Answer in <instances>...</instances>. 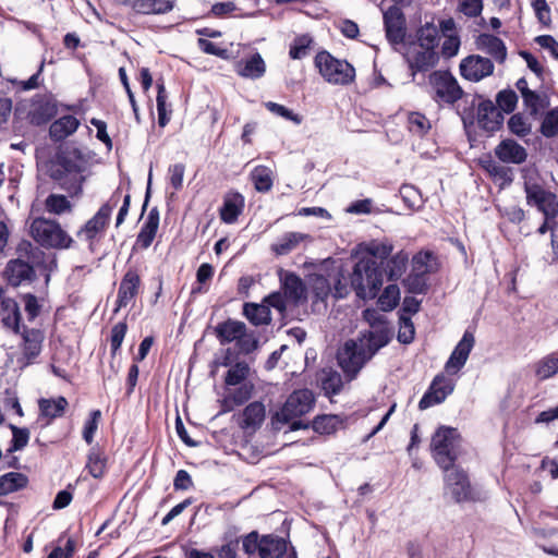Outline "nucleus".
<instances>
[{
	"label": "nucleus",
	"mask_w": 558,
	"mask_h": 558,
	"mask_svg": "<svg viewBox=\"0 0 558 558\" xmlns=\"http://www.w3.org/2000/svg\"><path fill=\"white\" fill-rule=\"evenodd\" d=\"M400 301V289L396 283L388 284L378 298V304L384 312L392 311Z\"/></svg>",
	"instance_id": "obj_47"
},
{
	"label": "nucleus",
	"mask_w": 558,
	"mask_h": 558,
	"mask_svg": "<svg viewBox=\"0 0 558 558\" xmlns=\"http://www.w3.org/2000/svg\"><path fill=\"white\" fill-rule=\"evenodd\" d=\"M558 373V356L549 354L536 365L535 374L541 380L550 378Z\"/></svg>",
	"instance_id": "obj_49"
},
{
	"label": "nucleus",
	"mask_w": 558,
	"mask_h": 558,
	"mask_svg": "<svg viewBox=\"0 0 558 558\" xmlns=\"http://www.w3.org/2000/svg\"><path fill=\"white\" fill-rule=\"evenodd\" d=\"M313 39L310 35L296 37L290 46L289 56L291 59H303L307 56Z\"/></svg>",
	"instance_id": "obj_54"
},
{
	"label": "nucleus",
	"mask_w": 558,
	"mask_h": 558,
	"mask_svg": "<svg viewBox=\"0 0 558 558\" xmlns=\"http://www.w3.org/2000/svg\"><path fill=\"white\" fill-rule=\"evenodd\" d=\"M383 17L389 44L392 46L403 44L407 35V21L402 10L397 5H391L384 12Z\"/></svg>",
	"instance_id": "obj_13"
},
{
	"label": "nucleus",
	"mask_w": 558,
	"mask_h": 558,
	"mask_svg": "<svg viewBox=\"0 0 558 558\" xmlns=\"http://www.w3.org/2000/svg\"><path fill=\"white\" fill-rule=\"evenodd\" d=\"M14 123L26 120L31 125H35V96L31 99L16 100L13 109Z\"/></svg>",
	"instance_id": "obj_41"
},
{
	"label": "nucleus",
	"mask_w": 558,
	"mask_h": 558,
	"mask_svg": "<svg viewBox=\"0 0 558 558\" xmlns=\"http://www.w3.org/2000/svg\"><path fill=\"white\" fill-rule=\"evenodd\" d=\"M47 173L53 180L57 181L62 189L63 182L71 183V177L68 172L63 171V169L59 166V160L54 157L47 165Z\"/></svg>",
	"instance_id": "obj_63"
},
{
	"label": "nucleus",
	"mask_w": 558,
	"mask_h": 558,
	"mask_svg": "<svg viewBox=\"0 0 558 558\" xmlns=\"http://www.w3.org/2000/svg\"><path fill=\"white\" fill-rule=\"evenodd\" d=\"M307 238H310V235L305 233L287 232L271 245V251L276 255H287L295 250L299 244Z\"/></svg>",
	"instance_id": "obj_36"
},
{
	"label": "nucleus",
	"mask_w": 558,
	"mask_h": 558,
	"mask_svg": "<svg viewBox=\"0 0 558 558\" xmlns=\"http://www.w3.org/2000/svg\"><path fill=\"white\" fill-rule=\"evenodd\" d=\"M494 154L504 163L521 165L527 158L526 149L512 138L502 140L495 147Z\"/></svg>",
	"instance_id": "obj_23"
},
{
	"label": "nucleus",
	"mask_w": 558,
	"mask_h": 558,
	"mask_svg": "<svg viewBox=\"0 0 558 558\" xmlns=\"http://www.w3.org/2000/svg\"><path fill=\"white\" fill-rule=\"evenodd\" d=\"M141 287L142 279L138 270L135 267L129 268L120 281L113 313L117 314L133 302L138 295Z\"/></svg>",
	"instance_id": "obj_14"
},
{
	"label": "nucleus",
	"mask_w": 558,
	"mask_h": 558,
	"mask_svg": "<svg viewBox=\"0 0 558 558\" xmlns=\"http://www.w3.org/2000/svg\"><path fill=\"white\" fill-rule=\"evenodd\" d=\"M409 262V254L400 251L392 255L387 262L385 272L390 281H397L405 271Z\"/></svg>",
	"instance_id": "obj_38"
},
{
	"label": "nucleus",
	"mask_w": 558,
	"mask_h": 558,
	"mask_svg": "<svg viewBox=\"0 0 558 558\" xmlns=\"http://www.w3.org/2000/svg\"><path fill=\"white\" fill-rule=\"evenodd\" d=\"M393 245L389 241H371L364 247L368 257L356 262L351 274V284L357 298L372 300L378 295L384 283L381 264L392 253Z\"/></svg>",
	"instance_id": "obj_1"
},
{
	"label": "nucleus",
	"mask_w": 558,
	"mask_h": 558,
	"mask_svg": "<svg viewBox=\"0 0 558 558\" xmlns=\"http://www.w3.org/2000/svg\"><path fill=\"white\" fill-rule=\"evenodd\" d=\"M404 60L410 70L411 81L414 82L418 73H426L436 66L439 56L436 50L412 44L404 54Z\"/></svg>",
	"instance_id": "obj_11"
},
{
	"label": "nucleus",
	"mask_w": 558,
	"mask_h": 558,
	"mask_svg": "<svg viewBox=\"0 0 558 558\" xmlns=\"http://www.w3.org/2000/svg\"><path fill=\"white\" fill-rule=\"evenodd\" d=\"M126 331L128 325L125 322H120L111 328L110 349L112 355H116L117 352L120 350Z\"/></svg>",
	"instance_id": "obj_59"
},
{
	"label": "nucleus",
	"mask_w": 558,
	"mask_h": 558,
	"mask_svg": "<svg viewBox=\"0 0 558 558\" xmlns=\"http://www.w3.org/2000/svg\"><path fill=\"white\" fill-rule=\"evenodd\" d=\"M263 301L267 304L268 308L270 307L277 310L280 314H284L287 310V302L289 301L288 296L284 293L279 291L272 292L266 295Z\"/></svg>",
	"instance_id": "obj_64"
},
{
	"label": "nucleus",
	"mask_w": 558,
	"mask_h": 558,
	"mask_svg": "<svg viewBox=\"0 0 558 558\" xmlns=\"http://www.w3.org/2000/svg\"><path fill=\"white\" fill-rule=\"evenodd\" d=\"M518 96L513 89H502L496 95V107L502 113H511L517 108Z\"/></svg>",
	"instance_id": "obj_50"
},
{
	"label": "nucleus",
	"mask_w": 558,
	"mask_h": 558,
	"mask_svg": "<svg viewBox=\"0 0 558 558\" xmlns=\"http://www.w3.org/2000/svg\"><path fill=\"white\" fill-rule=\"evenodd\" d=\"M80 120L71 114H65L54 120L49 126V137L54 143H60L73 135L80 128Z\"/></svg>",
	"instance_id": "obj_27"
},
{
	"label": "nucleus",
	"mask_w": 558,
	"mask_h": 558,
	"mask_svg": "<svg viewBox=\"0 0 558 558\" xmlns=\"http://www.w3.org/2000/svg\"><path fill=\"white\" fill-rule=\"evenodd\" d=\"M8 283L17 288L23 281L35 280V260H24L21 257L10 259L3 270Z\"/></svg>",
	"instance_id": "obj_20"
},
{
	"label": "nucleus",
	"mask_w": 558,
	"mask_h": 558,
	"mask_svg": "<svg viewBox=\"0 0 558 558\" xmlns=\"http://www.w3.org/2000/svg\"><path fill=\"white\" fill-rule=\"evenodd\" d=\"M158 228H159V210L157 207H153L149 210L146 220L144 221V223L141 227V230L136 236L135 244H134L133 248L134 250H136V248L147 250L151 245V243L157 234Z\"/></svg>",
	"instance_id": "obj_24"
},
{
	"label": "nucleus",
	"mask_w": 558,
	"mask_h": 558,
	"mask_svg": "<svg viewBox=\"0 0 558 558\" xmlns=\"http://www.w3.org/2000/svg\"><path fill=\"white\" fill-rule=\"evenodd\" d=\"M526 203L535 206L542 211L546 219H556L558 216V198L557 196L543 189L537 184L527 185L525 187Z\"/></svg>",
	"instance_id": "obj_12"
},
{
	"label": "nucleus",
	"mask_w": 558,
	"mask_h": 558,
	"mask_svg": "<svg viewBox=\"0 0 558 558\" xmlns=\"http://www.w3.org/2000/svg\"><path fill=\"white\" fill-rule=\"evenodd\" d=\"M57 269V257L54 254H45L37 252V280L44 278L47 286L50 280L51 272Z\"/></svg>",
	"instance_id": "obj_44"
},
{
	"label": "nucleus",
	"mask_w": 558,
	"mask_h": 558,
	"mask_svg": "<svg viewBox=\"0 0 558 558\" xmlns=\"http://www.w3.org/2000/svg\"><path fill=\"white\" fill-rule=\"evenodd\" d=\"M225 542L219 551V558H236L240 538L235 533L229 532L225 535Z\"/></svg>",
	"instance_id": "obj_60"
},
{
	"label": "nucleus",
	"mask_w": 558,
	"mask_h": 558,
	"mask_svg": "<svg viewBox=\"0 0 558 558\" xmlns=\"http://www.w3.org/2000/svg\"><path fill=\"white\" fill-rule=\"evenodd\" d=\"M362 314L363 319L369 325L371 329L361 331L359 336L373 342L375 349L386 347L391 339V330L386 317L375 308H366Z\"/></svg>",
	"instance_id": "obj_9"
},
{
	"label": "nucleus",
	"mask_w": 558,
	"mask_h": 558,
	"mask_svg": "<svg viewBox=\"0 0 558 558\" xmlns=\"http://www.w3.org/2000/svg\"><path fill=\"white\" fill-rule=\"evenodd\" d=\"M541 133L545 137H554L558 134V108L549 110L543 118Z\"/></svg>",
	"instance_id": "obj_55"
},
{
	"label": "nucleus",
	"mask_w": 558,
	"mask_h": 558,
	"mask_svg": "<svg viewBox=\"0 0 558 558\" xmlns=\"http://www.w3.org/2000/svg\"><path fill=\"white\" fill-rule=\"evenodd\" d=\"M73 243L72 236L54 219L37 217V244L53 250H66Z\"/></svg>",
	"instance_id": "obj_8"
},
{
	"label": "nucleus",
	"mask_w": 558,
	"mask_h": 558,
	"mask_svg": "<svg viewBox=\"0 0 558 558\" xmlns=\"http://www.w3.org/2000/svg\"><path fill=\"white\" fill-rule=\"evenodd\" d=\"M253 392L252 384H242L223 400L225 411H231L235 405H242L250 400Z\"/></svg>",
	"instance_id": "obj_42"
},
{
	"label": "nucleus",
	"mask_w": 558,
	"mask_h": 558,
	"mask_svg": "<svg viewBox=\"0 0 558 558\" xmlns=\"http://www.w3.org/2000/svg\"><path fill=\"white\" fill-rule=\"evenodd\" d=\"M454 385L450 379L446 378L444 375H437L421 398L418 409L426 410L444 402L446 398L452 393Z\"/></svg>",
	"instance_id": "obj_17"
},
{
	"label": "nucleus",
	"mask_w": 558,
	"mask_h": 558,
	"mask_svg": "<svg viewBox=\"0 0 558 558\" xmlns=\"http://www.w3.org/2000/svg\"><path fill=\"white\" fill-rule=\"evenodd\" d=\"M39 408V418L45 420V425H49L53 420L63 416L69 405L68 400L60 396L58 398H41L37 401Z\"/></svg>",
	"instance_id": "obj_28"
},
{
	"label": "nucleus",
	"mask_w": 558,
	"mask_h": 558,
	"mask_svg": "<svg viewBox=\"0 0 558 558\" xmlns=\"http://www.w3.org/2000/svg\"><path fill=\"white\" fill-rule=\"evenodd\" d=\"M77 539L63 533L57 539L56 546L47 558H71L75 553Z\"/></svg>",
	"instance_id": "obj_40"
},
{
	"label": "nucleus",
	"mask_w": 558,
	"mask_h": 558,
	"mask_svg": "<svg viewBox=\"0 0 558 558\" xmlns=\"http://www.w3.org/2000/svg\"><path fill=\"white\" fill-rule=\"evenodd\" d=\"M477 49L486 52L497 62L502 63L507 58L505 43L492 34H480L475 40Z\"/></svg>",
	"instance_id": "obj_29"
},
{
	"label": "nucleus",
	"mask_w": 558,
	"mask_h": 558,
	"mask_svg": "<svg viewBox=\"0 0 558 558\" xmlns=\"http://www.w3.org/2000/svg\"><path fill=\"white\" fill-rule=\"evenodd\" d=\"M509 131L520 137L526 136L531 132V124L521 113H515L508 120Z\"/></svg>",
	"instance_id": "obj_56"
},
{
	"label": "nucleus",
	"mask_w": 558,
	"mask_h": 558,
	"mask_svg": "<svg viewBox=\"0 0 558 558\" xmlns=\"http://www.w3.org/2000/svg\"><path fill=\"white\" fill-rule=\"evenodd\" d=\"M45 209L53 215H62L72 211V204L64 195L50 194L45 201Z\"/></svg>",
	"instance_id": "obj_46"
},
{
	"label": "nucleus",
	"mask_w": 558,
	"mask_h": 558,
	"mask_svg": "<svg viewBox=\"0 0 558 558\" xmlns=\"http://www.w3.org/2000/svg\"><path fill=\"white\" fill-rule=\"evenodd\" d=\"M1 310L10 311L12 315L2 317L3 326L11 328L15 335H21L24 343V356L26 364L31 365L35 362V328L28 329L22 320V314L19 303L12 298H2Z\"/></svg>",
	"instance_id": "obj_5"
},
{
	"label": "nucleus",
	"mask_w": 558,
	"mask_h": 558,
	"mask_svg": "<svg viewBox=\"0 0 558 558\" xmlns=\"http://www.w3.org/2000/svg\"><path fill=\"white\" fill-rule=\"evenodd\" d=\"M375 344L359 336L350 339L339 349L337 361L349 380L356 377L363 366L380 350Z\"/></svg>",
	"instance_id": "obj_3"
},
{
	"label": "nucleus",
	"mask_w": 558,
	"mask_h": 558,
	"mask_svg": "<svg viewBox=\"0 0 558 558\" xmlns=\"http://www.w3.org/2000/svg\"><path fill=\"white\" fill-rule=\"evenodd\" d=\"M429 83L435 90L438 101L452 105L463 95V90L458 84V81L449 71L432 72Z\"/></svg>",
	"instance_id": "obj_10"
},
{
	"label": "nucleus",
	"mask_w": 558,
	"mask_h": 558,
	"mask_svg": "<svg viewBox=\"0 0 558 558\" xmlns=\"http://www.w3.org/2000/svg\"><path fill=\"white\" fill-rule=\"evenodd\" d=\"M265 415L266 410L262 402H251L243 410L241 426L243 428H257L264 422Z\"/></svg>",
	"instance_id": "obj_35"
},
{
	"label": "nucleus",
	"mask_w": 558,
	"mask_h": 558,
	"mask_svg": "<svg viewBox=\"0 0 558 558\" xmlns=\"http://www.w3.org/2000/svg\"><path fill=\"white\" fill-rule=\"evenodd\" d=\"M265 107L274 114L279 116L286 120L292 121L295 124H300L302 122V118L294 113L291 109L284 107L283 105L268 101L265 104Z\"/></svg>",
	"instance_id": "obj_61"
},
{
	"label": "nucleus",
	"mask_w": 558,
	"mask_h": 558,
	"mask_svg": "<svg viewBox=\"0 0 558 558\" xmlns=\"http://www.w3.org/2000/svg\"><path fill=\"white\" fill-rule=\"evenodd\" d=\"M280 281L283 293L293 305H299L306 300V287L296 274L286 272Z\"/></svg>",
	"instance_id": "obj_26"
},
{
	"label": "nucleus",
	"mask_w": 558,
	"mask_h": 558,
	"mask_svg": "<svg viewBox=\"0 0 558 558\" xmlns=\"http://www.w3.org/2000/svg\"><path fill=\"white\" fill-rule=\"evenodd\" d=\"M474 344V333L470 330H465L445 364V371L447 374L456 375L461 371L465 365Z\"/></svg>",
	"instance_id": "obj_16"
},
{
	"label": "nucleus",
	"mask_w": 558,
	"mask_h": 558,
	"mask_svg": "<svg viewBox=\"0 0 558 558\" xmlns=\"http://www.w3.org/2000/svg\"><path fill=\"white\" fill-rule=\"evenodd\" d=\"M409 131L417 136L425 135L430 130L429 120L420 112H411L408 117Z\"/></svg>",
	"instance_id": "obj_52"
},
{
	"label": "nucleus",
	"mask_w": 558,
	"mask_h": 558,
	"mask_svg": "<svg viewBox=\"0 0 558 558\" xmlns=\"http://www.w3.org/2000/svg\"><path fill=\"white\" fill-rule=\"evenodd\" d=\"M246 331V325L243 322L228 318L227 320L219 323L214 333L221 345L227 343L235 342L243 332Z\"/></svg>",
	"instance_id": "obj_30"
},
{
	"label": "nucleus",
	"mask_w": 558,
	"mask_h": 558,
	"mask_svg": "<svg viewBox=\"0 0 558 558\" xmlns=\"http://www.w3.org/2000/svg\"><path fill=\"white\" fill-rule=\"evenodd\" d=\"M120 202V194L116 191L109 201L105 203L98 211L85 223L83 231L86 233L87 239L92 240L98 232L105 229L107 226L112 210L118 206Z\"/></svg>",
	"instance_id": "obj_22"
},
{
	"label": "nucleus",
	"mask_w": 558,
	"mask_h": 558,
	"mask_svg": "<svg viewBox=\"0 0 558 558\" xmlns=\"http://www.w3.org/2000/svg\"><path fill=\"white\" fill-rule=\"evenodd\" d=\"M29 440V429L26 427L16 428V433L12 435V439L10 441V446L7 450L8 454H11L15 451L22 450Z\"/></svg>",
	"instance_id": "obj_62"
},
{
	"label": "nucleus",
	"mask_w": 558,
	"mask_h": 558,
	"mask_svg": "<svg viewBox=\"0 0 558 558\" xmlns=\"http://www.w3.org/2000/svg\"><path fill=\"white\" fill-rule=\"evenodd\" d=\"M415 337V327L410 316L399 315V330L397 339L402 344H410Z\"/></svg>",
	"instance_id": "obj_51"
},
{
	"label": "nucleus",
	"mask_w": 558,
	"mask_h": 558,
	"mask_svg": "<svg viewBox=\"0 0 558 558\" xmlns=\"http://www.w3.org/2000/svg\"><path fill=\"white\" fill-rule=\"evenodd\" d=\"M315 66L326 82L332 85H349L355 78V69L347 60L335 58L326 50L319 51L314 60Z\"/></svg>",
	"instance_id": "obj_6"
},
{
	"label": "nucleus",
	"mask_w": 558,
	"mask_h": 558,
	"mask_svg": "<svg viewBox=\"0 0 558 558\" xmlns=\"http://www.w3.org/2000/svg\"><path fill=\"white\" fill-rule=\"evenodd\" d=\"M101 417L100 410H93L89 413V417L86 420L83 427V439L90 445L94 440V436L98 429V423Z\"/></svg>",
	"instance_id": "obj_58"
},
{
	"label": "nucleus",
	"mask_w": 558,
	"mask_h": 558,
	"mask_svg": "<svg viewBox=\"0 0 558 558\" xmlns=\"http://www.w3.org/2000/svg\"><path fill=\"white\" fill-rule=\"evenodd\" d=\"M504 113L490 99L482 100L476 110V122L480 129L487 133H495L504 124Z\"/></svg>",
	"instance_id": "obj_18"
},
{
	"label": "nucleus",
	"mask_w": 558,
	"mask_h": 558,
	"mask_svg": "<svg viewBox=\"0 0 558 558\" xmlns=\"http://www.w3.org/2000/svg\"><path fill=\"white\" fill-rule=\"evenodd\" d=\"M250 368L245 362L235 363L225 377V383L228 386H236L244 381L248 375Z\"/></svg>",
	"instance_id": "obj_53"
},
{
	"label": "nucleus",
	"mask_w": 558,
	"mask_h": 558,
	"mask_svg": "<svg viewBox=\"0 0 558 558\" xmlns=\"http://www.w3.org/2000/svg\"><path fill=\"white\" fill-rule=\"evenodd\" d=\"M494 72L490 59L477 54L464 58L460 63L461 75L471 82H478Z\"/></svg>",
	"instance_id": "obj_19"
},
{
	"label": "nucleus",
	"mask_w": 558,
	"mask_h": 558,
	"mask_svg": "<svg viewBox=\"0 0 558 558\" xmlns=\"http://www.w3.org/2000/svg\"><path fill=\"white\" fill-rule=\"evenodd\" d=\"M242 314L255 327L268 326L272 320L271 312L264 301L262 303H244Z\"/></svg>",
	"instance_id": "obj_32"
},
{
	"label": "nucleus",
	"mask_w": 558,
	"mask_h": 558,
	"mask_svg": "<svg viewBox=\"0 0 558 558\" xmlns=\"http://www.w3.org/2000/svg\"><path fill=\"white\" fill-rule=\"evenodd\" d=\"M320 385L325 395L330 398L341 391L343 381L341 375L337 371L330 369L324 373V376L320 379Z\"/></svg>",
	"instance_id": "obj_45"
},
{
	"label": "nucleus",
	"mask_w": 558,
	"mask_h": 558,
	"mask_svg": "<svg viewBox=\"0 0 558 558\" xmlns=\"http://www.w3.org/2000/svg\"><path fill=\"white\" fill-rule=\"evenodd\" d=\"M311 291L313 302H325L330 295L332 289L329 280L323 275H314L311 278Z\"/></svg>",
	"instance_id": "obj_43"
},
{
	"label": "nucleus",
	"mask_w": 558,
	"mask_h": 558,
	"mask_svg": "<svg viewBox=\"0 0 558 558\" xmlns=\"http://www.w3.org/2000/svg\"><path fill=\"white\" fill-rule=\"evenodd\" d=\"M56 157L59 160V166L71 177V183L63 182L62 190L66 191L71 197L80 196L84 182L81 166L65 153H58Z\"/></svg>",
	"instance_id": "obj_21"
},
{
	"label": "nucleus",
	"mask_w": 558,
	"mask_h": 558,
	"mask_svg": "<svg viewBox=\"0 0 558 558\" xmlns=\"http://www.w3.org/2000/svg\"><path fill=\"white\" fill-rule=\"evenodd\" d=\"M444 472L446 489L450 493L453 500L457 502L470 500L472 492L468 474L454 464L444 470Z\"/></svg>",
	"instance_id": "obj_15"
},
{
	"label": "nucleus",
	"mask_w": 558,
	"mask_h": 558,
	"mask_svg": "<svg viewBox=\"0 0 558 558\" xmlns=\"http://www.w3.org/2000/svg\"><path fill=\"white\" fill-rule=\"evenodd\" d=\"M28 477L21 472H8L0 476V497L24 489Z\"/></svg>",
	"instance_id": "obj_34"
},
{
	"label": "nucleus",
	"mask_w": 558,
	"mask_h": 558,
	"mask_svg": "<svg viewBox=\"0 0 558 558\" xmlns=\"http://www.w3.org/2000/svg\"><path fill=\"white\" fill-rule=\"evenodd\" d=\"M315 404L314 393L310 389L294 390L286 400L282 408L271 417V424H287L296 417L308 413Z\"/></svg>",
	"instance_id": "obj_7"
},
{
	"label": "nucleus",
	"mask_w": 558,
	"mask_h": 558,
	"mask_svg": "<svg viewBox=\"0 0 558 558\" xmlns=\"http://www.w3.org/2000/svg\"><path fill=\"white\" fill-rule=\"evenodd\" d=\"M245 201L239 192H229L223 197V203L219 209V216L222 222L227 225L234 223L243 213Z\"/></svg>",
	"instance_id": "obj_25"
},
{
	"label": "nucleus",
	"mask_w": 558,
	"mask_h": 558,
	"mask_svg": "<svg viewBox=\"0 0 558 558\" xmlns=\"http://www.w3.org/2000/svg\"><path fill=\"white\" fill-rule=\"evenodd\" d=\"M439 39L440 36L438 27L432 23H426L417 31V41L414 44L420 47L436 50L439 45Z\"/></svg>",
	"instance_id": "obj_39"
},
{
	"label": "nucleus",
	"mask_w": 558,
	"mask_h": 558,
	"mask_svg": "<svg viewBox=\"0 0 558 558\" xmlns=\"http://www.w3.org/2000/svg\"><path fill=\"white\" fill-rule=\"evenodd\" d=\"M461 436L457 428L440 426L432 437L430 450L437 465L447 470L453 466L459 456Z\"/></svg>",
	"instance_id": "obj_4"
},
{
	"label": "nucleus",
	"mask_w": 558,
	"mask_h": 558,
	"mask_svg": "<svg viewBox=\"0 0 558 558\" xmlns=\"http://www.w3.org/2000/svg\"><path fill=\"white\" fill-rule=\"evenodd\" d=\"M85 469L94 478H101L105 475L107 457L98 445L89 449Z\"/></svg>",
	"instance_id": "obj_33"
},
{
	"label": "nucleus",
	"mask_w": 558,
	"mask_h": 558,
	"mask_svg": "<svg viewBox=\"0 0 558 558\" xmlns=\"http://www.w3.org/2000/svg\"><path fill=\"white\" fill-rule=\"evenodd\" d=\"M265 72L266 64L258 52L236 63V73L245 78L257 80L264 76Z\"/></svg>",
	"instance_id": "obj_31"
},
{
	"label": "nucleus",
	"mask_w": 558,
	"mask_h": 558,
	"mask_svg": "<svg viewBox=\"0 0 558 558\" xmlns=\"http://www.w3.org/2000/svg\"><path fill=\"white\" fill-rule=\"evenodd\" d=\"M256 191L265 193L272 187L271 171L265 166H257L251 173Z\"/></svg>",
	"instance_id": "obj_48"
},
{
	"label": "nucleus",
	"mask_w": 558,
	"mask_h": 558,
	"mask_svg": "<svg viewBox=\"0 0 558 558\" xmlns=\"http://www.w3.org/2000/svg\"><path fill=\"white\" fill-rule=\"evenodd\" d=\"M343 425V418L337 414L317 415L312 422V428L322 435L336 433Z\"/></svg>",
	"instance_id": "obj_37"
},
{
	"label": "nucleus",
	"mask_w": 558,
	"mask_h": 558,
	"mask_svg": "<svg viewBox=\"0 0 558 558\" xmlns=\"http://www.w3.org/2000/svg\"><path fill=\"white\" fill-rule=\"evenodd\" d=\"M242 550L247 557L258 558H296L295 548L290 542V523L282 522L280 534H259L251 531L241 538Z\"/></svg>",
	"instance_id": "obj_2"
},
{
	"label": "nucleus",
	"mask_w": 558,
	"mask_h": 558,
	"mask_svg": "<svg viewBox=\"0 0 558 558\" xmlns=\"http://www.w3.org/2000/svg\"><path fill=\"white\" fill-rule=\"evenodd\" d=\"M235 345L240 353L251 354L258 348V338L253 331H245L236 339Z\"/></svg>",
	"instance_id": "obj_57"
}]
</instances>
